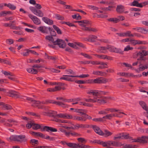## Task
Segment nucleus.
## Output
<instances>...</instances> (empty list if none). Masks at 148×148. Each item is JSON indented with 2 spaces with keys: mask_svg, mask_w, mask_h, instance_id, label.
Instances as JSON below:
<instances>
[{
  "mask_svg": "<svg viewBox=\"0 0 148 148\" xmlns=\"http://www.w3.org/2000/svg\"><path fill=\"white\" fill-rule=\"evenodd\" d=\"M44 113L47 114V115L53 117L61 118L64 119H71L73 118V117L72 116L68 114H56L57 112L51 110H49L44 112Z\"/></svg>",
  "mask_w": 148,
  "mask_h": 148,
  "instance_id": "f257e3e1",
  "label": "nucleus"
},
{
  "mask_svg": "<svg viewBox=\"0 0 148 148\" xmlns=\"http://www.w3.org/2000/svg\"><path fill=\"white\" fill-rule=\"evenodd\" d=\"M10 139L11 140L17 141L20 143L25 142L27 140V139L25 138V136L22 135L12 136L10 138Z\"/></svg>",
  "mask_w": 148,
  "mask_h": 148,
  "instance_id": "f03ea898",
  "label": "nucleus"
},
{
  "mask_svg": "<svg viewBox=\"0 0 148 148\" xmlns=\"http://www.w3.org/2000/svg\"><path fill=\"white\" fill-rule=\"evenodd\" d=\"M87 93L89 95L92 94L94 96L93 98L97 97L98 99L99 100L98 102H97V103H106V101L105 100L100 99V97H99L98 95L99 94V92L97 90H89L87 92Z\"/></svg>",
  "mask_w": 148,
  "mask_h": 148,
  "instance_id": "7ed1b4c3",
  "label": "nucleus"
},
{
  "mask_svg": "<svg viewBox=\"0 0 148 148\" xmlns=\"http://www.w3.org/2000/svg\"><path fill=\"white\" fill-rule=\"evenodd\" d=\"M54 45H58L61 48H64L66 46V44L64 41L62 39L58 38L55 41L53 44Z\"/></svg>",
  "mask_w": 148,
  "mask_h": 148,
  "instance_id": "20e7f679",
  "label": "nucleus"
},
{
  "mask_svg": "<svg viewBox=\"0 0 148 148\" xmlns=\"http://www.w3.org/2000/svg\"><path fill=\"white\" fill-rule=\"evenodd\" d=\"M94 82L96 84H106L108 82V79L105 78L100 77L94 79Z\"/></svg>",
  "mask_w": 148,
  "mask_h": 148,
  "instance_id": "39448f33",
  "label": "nucleus"
},
{
  "mask_svg": "<svg viewBox=\"0 0 148 148\" xmlns=\"http://www.w3.org/2000/svg\"><path fill=\"white\" fill-rule=\"evenodd\" d=\"M29 16L36 24L38 25L41 24V22L40 21L37 17L34 16L31 14H29Z\"/></svg>",
  "mask_w": 148,
  "mask_h": 148,
  "instance_id": "423d86ee",
  "label": "nucleus"
},
{
  "mask_svg": "<svg viewBox=\"0 0 148 148\" xmlns=\"http://www.w3.org/2000/svg\"><path fill=\"white\" fill-rule=\"evenodd\" d=\"M95 132L100 136H102L103 134V132L98 127L95 125H92L91 126Z\"/></svg>",
  "mask_w": 148,
  "mask_h": 148,
  "instance_id": "0eeeda50",
  "label": "nucleus"
},
{
  "mask_svg": "<svg viewBox=\"0 0 148 148\" xmlns=\"http://www.w3.org/2000/svg\"><path fill=\"white\" fill-rule=\"evenodd\" d=\"M41 130L43 131H45L48 132H56L57 131L56 129L47 126H44L42 130L41 129Z\"/></svg>",
  "mask_w": 148,
  "mask_h": 148,
  "instance_id": "6e6552de",
  "label": "nucleus"
},
{
  "mask_svg": "<svg viewBox=\"0 0 148 148\" xmlns=\"http://www.w3.org/2000/svg\"><path fill=\"white\" fill-rule=\"evenodd\" d=\"M147 55H148V51H147L145 50H141L137 53L136 54L137 56H144Z\"/></svg>",
  "mask_w": 148,
  "mask_h": 148,
  "instance_id": "1a4fd4ad",
  "label": "nucleus"
},
{
  "mask_svg": "<svg viewBox=\"0 0 148 148\" xmlns=\"http://www.w3.org/2000/svg\"><path fill=\"white\" fill-rule=\"evenodd\" d=\"M0 106H2L3 108L7 110H10L12 109V108L11 106L2 102H0Z\"/></svg>",
  "mask_w": 148,
  "mask_h": 148,
  "instance_id": "9d476101",
  "label": "nucleus"
},
{
  "mask_svg": "<svg viewBox=\"0 0 148 148\" xmlns=\"http://www.w3.org/2000/svg\"><path fill=\"white\" fill-rule=\"evenodd\" d=\"M17 92L14 91H12L8 92L9 95L12 97H16V98H20V96L17 94Z\"/></svg>",
  "mask_w": 148,
  "mask_h": 148,
  "instance_id": "9b49d317",
  "label": "nucleus"
},
{
  "mask_svg": "<svg viewBox=\"0 0 148 148\" xmlns=\"http://www.w3.org/2000/svg\"><path fill=\"white\" fill-rule=\"evenodd\" d=\"M42 20L45 23L48 25H51L53 24V21L47 17H43L42 18Z\"/></svg>",
  "mask_w": 148,
  "mask_h": 148,
  "instance_id": "f8f14e48",
  "label": "nucleus"
},
{
  "mask_svg": "<svg viewBox=\"0 0 148 148\" xmlns=\"http://www.w3.org/2000/svg\"><path fill=\"white\" fill-rule=\"evenodd\" d=\"M130 42L131 44L134 45H135L137 44H145V43H144L143 42L140 40L131 39L130 40Z\"/></svg>",
  "mask_w": 148,
  "mask_h": 148,
  "instance_id": "ddd939ff",
  "label": "nucleus"
},
{
  "mask_svg": "<svg viewBox=\"0 0 148 148\" xmlns=\"http://www.w3.org/2000/svg\"><path fill=\"white\" fill-rule=\"evenodd\" d=\"M116 10L117 12L121 13L124 11V8L122 5H119L117 6Z\"/></svg>",
  "mask_w": 148,
  "mask_h": 148,
  "instance_id": "4468645a",
  "label": "nucleus"
},
{
  "mask_svg": "<svg viewBox=\"0 0 148 148\" xmlns=\"http://www.w3.org/2000/svg\"><path fill=\"white\" fill-rule=\"evenodd\" d=\"M85 100L87 102H92V103H95L97 102L98 101H99L97 97L93 98L92 99H85Z\"/></svg>",
  "mask_w": 148,
  "mask_h": 148,
  "instance_id": "2eb2a0df",
  "label": "nucleus"
},
{
  "mask_svg": "<svg viewBox=\"0 0 148 148\" xmlns=\"http://www.w3.org/2000/svg\"><path fill=\"white\" fill-rule=\"evenodd\" d=\"M80 47L85 48L82 44L79 42H75V49H79Z\"/></svg>",
  "mask_w": 148,
  "mask_h": 148,
  "instance_id": "dca6fc26",
  "label": "nucleus"
},
{
  "mask_svg": "<svg viewBox=\"0 0 148 148\" xmlns=\"http://www.w3.org/2000/svg\"><path fill=\"white\" fill-rule=\"evenodd\" d=\"M139 104L143 109L146 111H148V108L146 103L142 101H140L139 102Z\"/></svg>",
  "mask_w": 148,
  "mask_h": 148,
  "instance_id": "f3484780",
  "label": "nucleus"
},
{
  "mask_svg": "<svg viewBox=\"0 0 148 148\" xmlns=\"http://www.w3.org/2000/svg\"><path fill=\"white\" fill-rule=\"evenodd\" d=\"M84 28H82V29L85 31H92L94 32H96L97 30L95 28H91L90 27H84Z\"/></svg>",
  "mask_w": 148,
  "mask_h": 148,
  "instance_id": "a211bd4d",
  "label": "nucleus"
},
{
  "mask_svg": "<svg viewBox=\"0 0 148 148\" xmlns=\"http://www.w3.org/2000/svg\"><path fill=\"white\" fill-rule=\"evenodd\" d=\"M131 5L134 6H136L140 8H142L143 7L141 3H139L138 1L135 0L132 3Z\"/></svg>",
  "mask_w": 148,
  "mask_h": 148,
  "instance_id": "6ab92c4d",
  "label": "nucleus"
},
{
  "mask_svg": "<svg viewBox=\"0 0 148 148\" xmlns=\"http://www.w3.org/2000/svg\"><path fill=\"white\" fill-rule=\"evenodd\" d=\"M148 140V136H143L140 138V143H147V140Z\"/></svg>",
  "mask_w": 148,
  "mask_h": 148,
  "instance_id": "aec40b11",
  "label": "nucleus"
},
{
  "mask_svg": "<svg viewBox=\"0 0 148 148\" xmlns=\"http://www.w3.org/2000/svg\"><path fill=\"white\" fill-rule=\"evenodd\" d=\"M103 134L101 136H104L105 137H107L111 136L112 133L109 131L107 130H105L103 132Z\"/></svg>",
  "mask_w": 148,
  "mask_h": 148,
  "instance_id": "412c9836",
  "label": "nucleus"
},
{
  "mask_svg": "<svg viewBox=\"0 0 148 148\" xmlns=\"http://www.w3.org/2000/svg\"><path fill=\"white\" fill-rule=\"evenodd\" d=\"M108 145L109 147L112 146L114 147H118L119 146V143L115 141H108Z\"/></svg>",
  "mask_w": 148,
  "mask_h": 148,
  "instance_id": "4be33fe9",
  "label": "nucleus"
},
{
  "mask_svg": "<svg viewBox=\"0 0 148 148\" xmlns=\"http://www.w3.org/2000/svg\"><path fill=\"white\" fill-rule=\"evenodd\" d=\"M107 20L109 22H112L114 23H116L119 21V19L116 18H108Z\"/></svg>",
  "mask_w": 148,
  "mask_h": 148,
  "instance_id": "5701e85b",
  "label": "nucleus"
},
{
  "mask_svg": "<svg viewBox=\"0 0 148 148\" xmlns=\"http://www.w3.org/2000/svg\"><path fill=\"white\" fill-rule=\"evenodd\" d=\"M67 72L68 75H63V76H68L69 77H74V75H70L71 74H73V70H72L71 69H69L66 71Z\"/></svg>",
  "mask_w": 148,
  "mask_h": 148,
  "instance_id": "b1692460",
  "label": "nucleus"
},
{
  "mask_svg": "<svg viewBox=\"0 0 148 148\" xmlns=\"http://www.w3.org/2000/svg\"><path fill=\"white\" fill-rule=\"evenodd\" d=\"M85 111L84 110L81 109H75V112L80 113V115H83V114H85L84 113Z\"/></svg>",
  "mask_w": 148,
  "mask_h": 148,
  "instance_id": "393cba45",
  "label": "nucleus"
},
{
  "mask_svg": "<svg viewBox=\"0 0 148 148\" xmlns=\"http://www.w3.org/2000/svg\"><path fill=\"white\" fill-rule=\"evenodd\" d=\"M106 50H107L106 47H100L98 48V51L101 53H104Z\"/></svg>",
  "mask_w": 148,
  "mask_h": 148,
  "instance_id": "a878e982",
  "label": "nucleus"
},
{
  "mask_svg": "<svg viewBox=\"0 0 148 148\" xmlns=\"http://www.w3.org/2000/svg\"><path fill=\"white\" fill-rule=\"evenodd\" d=\"M32 128L34 130H36L41 128V126L38 124L32 123Z\"/></svg>",
  "mask_w": 148,
  "mask_h": 148,
  "instance_id": "bb28decb",
  "label": "nucleus"
},
{
  "mask_svg": "<svg viewBox=\"0 0 148 148\" xmlns=\"http://www.w3.org/2000/svg\"><path fill=\"white\" fill-rule=\"evenodd\" d=\"M113 52L121 54H123V51H121L120 49H118L116 48H114Z\"/></svg>",
  "mask_w": 148,
  "mask_h": 148,
  "instance_id": "cd10ccee",
  "label": "nucleus"
},
{
  "mask_svg": "<svg viewBox=\"0 0 148 148\" xmlns=\"http://www.w3.org/2000/svg\"><path fill=\"white\" fill-rule=\"evenodd\" d=\"M48 29L50 31L51 35L52 36H55L56 35V33L55 31L52 28H51L50 27H48Z\"/></svg>",
  "mask_w": 148,
  "mask_h": 148,
  "instance_id": "c85d7f7f",
  "label": "nucleus"
},
{
  "mask_svg": "<svg viewBox=\"0 0 148 148\" xmlns=\"http://www.w3.org/2000/svg\"><path fill=\"white\" fill-rule=\"evenodd\" d=\"M53 36H47L45 37V39L46 40H48L49 41H51L53 44H54L55 41L54 39L52 37Z\"/></svg>",
  "mask_w": 148,
  "mask_h": 148,
  "instance_id": "c756f323",
  "label": "nucleus"
},
{
  "mask_svg": "<svg viewBox=\"0 0 148 148\" xmlns=\"http://www.w3.org/2000/svg\"><path fill=\"white\" fill-rule=\"evenodd\" d=\"M82 23L79 24V25L82 27H85L86 26V24H89V21L87 20H82Z\"/></svg>",
  "mask_w": 148,
  "mask_h": 148,
  "instance_id": "7c9ffc66",
  "label": "nucleus"
},
{
  "mask_svg": "<svg viewBox=\"0 0 148 148\" xmlns=\"http://www.w3.org/2000/svg\"><path fill=\"white\" fill-rule=\"evenodd\" d=\"M81 54L84 56L85 58H86L89 59H92V57L90 55L88 54L84 53H81Z\"/></svg>",
  "mask_w": 148,
  "mask_h": 148,
  "instance_id": "2f4dec72",
  "label": "nucleus"
},
{
  "mask_svg": "<svg viewBox=\"0 0 148 148\" xmlns=\"http://www.w3.org/2000/svg\"><path fill=\"white\" fill-rule=\"evenodd\" d=\"M53 27L55 29V30L57 32V33L58 34H61L62 32L61 30L59 29V28L57 27L55 25H53Z\"/></svg>",
  "mask_w": 148,
  "mask_h": 148,
  "instance_id": "473e14b6",
  "label": "nucleus"
},
{
  "mask_svg": "<svg viewBox=\"0 0 148 148\" xmlns=\"http://www.w3.org/2000/svg\"><path fill=\"white\" fill-rule=\"evenodd\" d=\"M55 16L56 18L58 20H63L64 19V16L58 14H56Z\"/></svg>",
  "mask_w": 148,
  "mask_h": 148,
  "instance_id": "72a5a7b5",
  "label": "nucleus"
},
{
  "mask_svg": "<svg viewBox=\"0 0 148 148\" xmlns=\"http://www.w3.org/2000/svg\"><path fill=\"white\" fill-rule=\"evenodd\" d=\"M36 14L40 17H42L43 16V13L40 10H37L36 12Z\"/></svg>",
  "mask_w": 148,
  "mask_h": 148,
  "instance_id": "f704fd0d",
  "label": "nucleus"
},
{
  "mask_svg": "<svg viewBox=\"0 0 148 148\" xmlns=\"http://www.w3.org/2000/svg\"><path fill=\"white\" fill-rule=\"evenodd\" d=\"M133 48L132 47H130V45H127L125 47L124 49V51H128L130 50H133Z\"/></svg>",
  "mask_w": 148,
  "mask_h": 148,
  "instance_id": "c9c22d12",
  "label": "nucleus"
},
{
  "mask_svg": "<svg viewBox=\"0 0 148 148\" xmlns=\"http://www.w3.org/2000/svg\"><path fill=\"white\" fill-rule=\"evenodd\" d=\"M108 141L107 142H104L103 141H101L100 142V144L102 145L103 147H106L107 148H109L110 147L108 145Z\"/></svg>",
  "mask_w": 148,
  "mask_h": 148,
  "instance_id": "e433bc0d",
  "label": "nucleus"
},
{
  "mask_svg": "<svg viewBox=\"0 0 148 148\" xmlns=\"http://www.w3.org/2000/svg\"><path fill=\"white\" fill-rule=\"evenodd\" d=\"M97 37L96 36L94 35H91L89 36V38H90V41L91 42H95V39L97 38Z\"/></svg>",
  "mask_w": 148,
  "mask_h": 148,
  "instance_id": "4c0bfd02",
  "label": "nucleus"
},
{
  "mask_svg": "<svg viewBox=\"0 0 148 148\" xmlns=\"http://www.w3.org/2000/svg\"><path fill=\"white\" fill-rule=\"evenodd\" d=\"M45 55L47 57V59H51L55 60L57 59V58L56 57H54L51 56H49L46 53H45Z\"/></svg>",
  "mask_w": 148,
  "mask_h": 148,
  "instance_id": "58836bf2",
  "label": "nucleus"
},
{
  "mask_svg": "<svg viewBox=\"0 0 148 148\" xmlns=\"http://www.w3.org/2000/svg\"><path fill=\"white\" fill-rule=\"evenodd\" d=\"M30 143L32 144V145H35V144H38V141L37 140L32 139L31 140Z\"/></svg>",
  "mask_w": 148,
  "mask_h": 148,
  "instance_id": "ea45409f",
  "label": "nucleus"
},
{
  "mask_svg": "<svg viewBox=\"0 0 148 148\" xmlns=\"http://www.w3.org/2000/svg\"><path fill=\"white\" fill-rule=\"evenodd\" d=\"M107 47V49H108L109 51L111 52H113L114 47L111 45H108Z\"/></svg>",
  "mask_w": 148,
  "mask_h": 148,
  "instance_id": "a19ab883",
  "label": "nucleus"
},
{
  "mask_svg": "<svg viewBox=\"0 0 148 148\" xmlns=\"http://www.w3.org/2000/svg\"><path fill=\"white\" fill-rule=\"evenodd\" d=\"M80 105H81L82 104L84 106H87L88 107H91L92 106V105L88 103H86L84 102H79Z\"/></svg>",
  "mask_w": 148,
  "mask_h": 148,
  "instance_id": "79ce46f5",
  "label": "nucleus"
},
{
  "mask_svg": "<svg viewBox=\"0 0 148 148\" xmlns=\"http://www.w3.org/2000/svg\"><path fill=\"white\" fill-rule=\"evenodd\" d=\"M112 117V114H107L106 116L103 117L102 118L106 119H111Z\"/></svg>",
  "mask_w": 148,
  "mask_h": 148,
  "instance_id": "37998d69",
  "label": "nucleus"
},
{
  "mask_svg": "<svg viewBox=\"0 0 148 148\" xmlns=\"http://www.w3.org/2000/svg\"><path fill=\"white\" fill-rule=\"evenodd\" d=\"M139 58L137 59L138 60H143V61H145L148 60V59L147 58L145 57L144 56H139Z\"/></svg>",
  "mask_w": 148,
  "mask_h": 148,
  "instance_id": "c03bdc74",
  "label": "nucleus"
},
{
  "mask_svg": "<svg viewBox=\"0 0 148 148\" xmlns=\"http://www.w3.org/2000/svg\"><path fill=\"white\" fill-rule=\"evenodd\" d=\"M129 33H128V31L125 33H121L118 34L119 36H128V34Z\"/></svg>",
  "mask_w": 148,
  "mask_h": 148,
  "instance_id": "a18cd8bd",
  "label": "nucleus"
},
{
  "mask_svg": "<svg viewBox=\"0 0 148 148\" xmlns=\"http://www.w3.org/2000/svg\"><path fill=\"white\" fill-rule=\"evenodd\" d=\"M129 73H118V75H121L123 76H125V77L128 76V75Z\"/></svg>",
  "mask_w": 148,
  "mask_h": 148,
  "instance_id": "49530a36",
  "label": "nucleus"
},
{
  "mask_svg": "<svg viewBox=\"0 0 148 148\" xmlns=\"http://www.w3.org/2000/svg\"><path fill=\"white\" fill-rule=\"evenodd\" d=\"M46 103L44 101H36V106L37 107L38 106V105L39 104L41 105V104H46Z\"/></svg>",
  "mask_w": 148,
  "mask_h": 148,
  "instance_id": "de8ad7c7",
  "label": "nucleus"
},
{
  "mask_svg": "<svg viewBox=\"0 0 148 148\" xmlns=\"http://www.w3.org/2000/svg\"><path fill=\"white\" fill-rule=\"evenodd\" d=\"M2 62H3L4 63L8 64L9 65H11V62H10L9 61L3 59V60H2Z\"/></svg>",
  "mask_w": 148,
  "mask_h": 148,
  "instance_id": "09e8293b",
  "label": "nucleus"
},
{
  "mask_svg": "<svg viewBox=\"0 0 148 148\" xmlns=\"http://www.w3.org/2000/svg\"><path fill=\"white\" fill-rule=\"evenodd\" d=\"M44 27L43 26H41L37 28V29L41 32L43 33V32H46L44 30Z\"/></svg>",
  "mask_w": 148,
  "mask_h": 148,
  "instance_id": "8fccbe9b",
  "label": "nucleus"
},
{
  "mask_svg": "<svg viewBox=\"0 0 148 148\" xmlns=\"http://www.w3.org/2000/svg\"><path fill=\"white\" fill-rule=\"evenodd\" d=\"M65 84L64 83H61V82H59V83H53L51 84V85H57L59 86H63L64 85H65Z\"/></svg>",
  "mask_w": 148,
  "mask_h": 148,
  "instance_id": "3c124183",
  "label": "nucleus"
},
{
  "mask_svg": "<svg viewBox=\"0 0 148 148\" xmlns=\"http://www.w3.org/2000/svg\"><path fill=\"white\" fill-rule=\"evenodd\" d=\"M89 76V75L88 74H87V75L82 74V75H79L78 76H75V77H79L80 78H85V77H88Z\"/></svg>",
  "mask_w": 148,
  "mask_h": 148,
  "instance_id": "603ef678",
  "label": "nucleus"
},
{
  "mask_svg": "<svg viewBox=\"0 0 148 148\" xmlns=\"http://www.w3.org/2000/svg\"><path fill=\"white\" fill-rule=\"evenodd\" d=\"M6 42H8V44L9 45L12 44L14 43V40L13 39H7Z\"/></svg>",
  "mask_w": 148,
  "mask_h": 148,
  "instance_id": "864d4df0",
  "label": "nucleus"
},
{
  "mask_svg": "<svg viewBox=\"0 0 148 148\" xmlns=\"http://www.w3.org/2000/svg\"><path fill=\"white\" fill-rule=\"evenodd\" d=\"M8 6V8L12 10H14L16 8V7L15 6L10 3L9 4Z\"/></svg>",
  "mask_w": 148,
  "mask_h": 148,
  "instance_id": "5fc2aeb1",
  "label": "nucleus"
},
{
  "mask_svg": "<svg viewBox=\"0 0 148 148\" xmlns=\"http://www.w3.org/2000/svg\"><path fill=\"white\" fill-rule=\"evenodd\" d=\"M88 7L90 8L95 10H98L99 9L97 7L92 5H89L88 6Z\"/></svg>",
  "mask_w": 148,
  "mask_h": 148,
  "instance_id": "6e6d98bb",
  "label": "nucleus"
},
{
  "mask_svg": "<svg viewBox=\"0 0 148 148\" xmlns=\"http://www.w3.org/2000/svg\"><path fill=\"white\" fill-rule=\"evenodd\" d=\"M92 120L96 122H101L103 121L102 118L93 119Z\"/></svg>",
  "mask_w": 148,
  "mask_h": 148,
  "instance_id": "4d7b16f0",
  "label": "nucleus"
},
{
  "mask_svg": "<svg viewBox=\"0 0 148 148\" xmlns=\"http://www.w3.org/2000/svg\"><path fill=\"white\" fill-rule=\"evenodd\" d=\"M77 140L79 142H81V143H83L84 142H86V140L84 138H79L77 139Z\"/></svg>",
  "mask_w": 148,
  "mask_h": 148,
  "instance_id": "13d9d810",
  "label": "nucleus"
},
{
  "mask_svg": "<svg viewBox=\"0 0 148 148\" xmlns=\"http://www.w3.org/2000/svg\"><path fill=\"white\" fill-rule=\"evenodd\" d=\"M75 119L76 120H78V121L82 120V121H85L86 120L85 119L83 120V119L82 118V117H80V116H75Z\"/></svg>",
  "mask_w": 148,
  "mask_h": 148,
  "instance_id": "bf43d9fd",
  "label": "nucleus"
},
{
  "mask_svg": "<svg viewBox=\"0 0 148 148\" xmlns=\"http://www.w3.org/2000/svg\"><path fill=\"white\" fill-rule=\"evenodd\" d=\"M75 82L79 84H84L86 83V82L83 80H76Z\"/></svg>",
  "mask_w": 148,
  "mask_h": 148,
  "instance_id": "052dcab7",
  "label": "nucleus"
},
{
  "mask_svg": "<svg viewBox=\"0 0 148 148\" xmlns=\"http://www.w3.org/2000/svg\"><path fill=\"white\" fill-rule=\"evenodd\" d=\"M107 113L105 110H101L98 112V114H106Z\"/></svg>",
  "mask_w": 148,
  "mask_h": 148,
  "instance_id": "680f3d73",
  "label": "nucleus"
},
{
  "mask_svg": "<svg viewBox=\"0 0 148 148\" xmlns=\"http://www.w3.org/2000/svg\"><path fill=\"white\" fill-rule=\"evenodd\" d=\"M32 67L34 68H43V66L42 65H40V64H35L33 65L32 66Z\"/></svg>",
  "mask_w": 148,
  "mask_h": 148,
  "instance_id": "e2e57ef3",
  "label": "nucleus"
},
{
  "mask_svg": "<svg viewBox=\"0 0 148 148\" xmlns=\"http://www.w3.org/2000/svg\"><path fill=\"white\" fill-rule=\"evenodd\" d=\"M30 9L35 14H36V12L37 10L34 7H31L30 8Z\"/></svg>",
  "mask_w": 148,
  "mask_h": 148,
  "instance_id": "0e129e2a",
  "label": "nucleus"
},
{
  "mask_svg": "<svg viewBox=\"0 0 148 148\" xmlns=\"http://www.w3.org/2000/svg\"><path fill=\"white\" fill-rule=\"evenodd\" d=\"M66 145L70 147L73 148H74V144L73 143H67L66 144Z\"/></svg>",
  "mask_w": 148,
  "mask_h": 148,
  "instance_id": "69168bd1",
  "label": "nucleus"
},
{
  "mask_svg": "<svg viewBox=\"0 0 148 148\" xmlns=\"http://www.w3.org/2000/svg\"><path fill=\"white\" fill-rule=\"evenodd\" d=\"M139 67L138 68V70L139 71H143L145 69V68L143 66H140V65H139Z\"/></svg>",
  "mask_w": 148,
  "mask_h": 148,
  "instance_id": "338daca9",
  "label": "nucleus"
},
{
  "mask_svg": "<svg viewBox=\"0 0 148 148\" xmlns=\"http://www.w3.org/2000/svg\"><path fill=\"white\" fill-rule=\"evenodd\" d=\"M32 123H28L26 125V127L28 129H29L32 127Z\"/></svg>",
  "mask_w": 148,
  "mask_h": 148,
  "instance_id": "774afa93",
  "label": "nucleus"
}]
</instances>
